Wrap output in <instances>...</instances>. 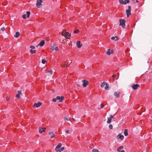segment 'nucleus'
Segmentation results:
<instances>
[{"label":"nucleus","mask_w":152,"mask_h":152,"mask_svg":"<svg viewBox=\"0 0 152 152\" xmlns=\"http://www.w3.org/2000/svg\"><path fill=\"white\" fill-rule=\"evenodd\" d=\"M61 35L67 39H69L71 37V34L68 32H66V29H64L62 31Z\"/></svg>","instance_id":"1"},{"label":"nucleus","mask_w":152,"mask_h":152,"mask_svg":"<svg viewBox=\"0 0 152 152\" xmlns=\"http://www.w3.org/2000/svg\"><path fill=\"white\" fill-rule=\"evenodd\" d=\"M62 146L61 143H60L58 145L56 146L55 148V151L56 152H61L64 149V147H62L61 148Z\"/></svg>","instance_id":"2"},{"label":"nucleus","mask_w":152,"mask_h":152,"mask_svg":"<svg viewBox=\"0 0 152 152\" xmlns=\"http://www.w3.org/2000/svg\"><path fill=\"white\" fill-rule=\"evenodd\" d=\"M105 86H106L104 87L105 89L106 90H108L109 88L108 87V84L105 82H104L101 83L100 86L102 88H103Z\"/></svg>","instance_id":"3"},{"label":"nucleus","mask_w":152,"mask_h":152,"mask_svg":"<svg viewBox=\"0 0 152 152\" xmlns=\"http://www.w3.org/2000/svg\"><path fill=\"white\" fill-rule=\"evenodd\" d=\"M119 22L120 23L119 26H121L123 28H124L125 26V20L124 19H120Z\"/></svg>","instance_id":"4"},{"label":"nucleus","mask_w":152,"mask_h":152,"mask_svg":"<svg viewBox=\"0 0 152 152\" xmlns=\"http://www.w3.org/2000/svg\"><path fill=\"white\" fill-rule=\"evenodd\" d=\"M128 7V9L126 10V15L127 17H129L131 14V7L130 6H129Z\"/></svg>","instance_id":"5"},{"label":"nucleus","mask_w":152,"mask_h":152,"mask_svg":"<svg viewBox=\"0 0 152 152\" xmlns=\"http://www.w3.org/2000/svg\"><path fill=\"white\" fill-rule=\"evenodd\" d=\"M56 44L54 43L51 46L50 49L52 50H55L58 51V47H56Z\"/></svg>","instance_id":"6"},{"label":"nucleus","mask_w":152,"mask_h":152,"mask_svg":"<svg viewBox=\"0 0 152 152\" xmlns=\"http://www.w3.org/2000/svg\"><path fill=\"white\" fill-rule=\"evenodd\" d=\"M42 0H37L36 3V6L38 8H40L42 5L41 3L42 2Z\"/></svg>","instance_id":"7"},{"label":"nucleus","mask_w":152,"mask_h":152,"mask_svg":"<svg viewBox=\"0 0 152 152\" xmlns=\"http://www.w3.org/2000/svg\"><path fill=\"white\" fill-rule=\"evenodd\" d=\"M42 104V103L41 102H39L37 103H35L33 105V107L34 108L35 107H40Z\"/></svg>","instance_id":"8"},{"label":"nucleus","mask_w":152,"mask_h":152,"mask_svg":"<svg viewBox=\"0 0 152 152\" xmlns=\"http://www.w3.org/2000/svg\"><path fill=\"white\" fill-rule=\"evenodd\" d=\"M83 83V86L84 87H86L87 85L89 84V82L88 81L86 80H83L82 81Z\"/></svg>","instance_id":"9"},{"label":"nucleus","mask_w":152,"mask_h":152,"mask_svg":"<svg viewBox=\"0 0 152 152\" xmlns=\"http://www.w3.org/2000/svg\"><path fill=\"white\" fill-rule=\"evenodd\" d=\"M140 86L138 84H133L132 86L133 90H136Z\"/></svg>","instance_id":"10"},{"label":"nucleus","mask_w":152,"mask_h":152,"mask_svg":"<svg viewBox=\"0 0 152 152\" xmlns=\"http://www.w3.org/2000/svg\"><path fill=\"white\" fill-rule=\"evenodd\" d=\"M116 138L117 139H120L121 140H123L124 138V137L123 135H121V133H120L118 134Z\"/></svg>","instance_id":"11"},{"label":"nucleus","mask_w":152,"mask_h":152,"mask_svg":"<svg viewBox=\"0 0 152 152\" xmlns=\"http://www.w3.org/2000/svg\"><path fill=\"white\" fill-rule=\"evenodd\" d=\"M68 63L67 61L65 62L64 64L63 63L62 64H61V67H63L64 68H67L68 66Z\"/></svg>","instance_id":"12"},{"label":"nucleus","mask_w":152,"mask_h":152,"mask_svg":"<svg viewBox=\"0 0 152 152\" xmlns=\"http://www.w3.org/2000/svg\"><path fill=\"white\" fill-rule=\"evenodd\" d=\"M64 97L63 96H57V100H59V102H62L64 99Z\"/></svg>","instance_id":"13"},{"label":"nucleus","mask_w":152,"mask_h":152,"mask_svg":"<svg viewBox=\"0 0 152 152\" xmlns=\"http://www.w3.org/2000/svg\"><path fill=\"white\" fill-rule=\"evenodd\" d=\"M113 115H110V117L108 118H107V122L108 124H110L111 122L112 119L113 118Z\"/></svg>","instance_id":"14"},{"label":"nucleus","mask_w":152,"mask_h":152,"mask_svg":"<svg viewBox=\"0 0 152 152\" xmlns=\"http://www.w3.org/2000/svg\"><path fill=\"white\" fill-rule=\"evenodd\" d=\"M45 44V41L44 40H42L40 42L39 44L37 46V47H38V46H40V47H42Z\"/></svg>","instance_id":"15"},{"label":"nucleus","mask_w":152,"mask_h":152,"mask_svg":"<svg viewBox=\"0 0 152 152\" xmlns=\"http://www.w3.org/2000/svg\"><path fill=\"white\" fill-rule=\"evenodd\" d=\"M46 130L45 128H40L39 130V132L40 133H42L43 132H45Z\"/></svg>","instance_id":"16"},{"label":"nucleus","mask_w":152,"mask_h":152,"mask_svg":"<svg viewBox=\"0 0 152 152\" xmlns=\"http://www.w3.org/2000/svg\"><path fill=\"white\" fill-rule=\"evenodd\" d=\"M76 45L77 47L79 48H80L82 46V45L80 44V41L77 42Z\"/></svg>","instance_id":"17"},{"label":"nucleus","mask_w":152,"mask_h":152,"mask_svg":"<svg viewBox=\"0 0 152 152\" xmlns=\"http://www.w3.org/2000/svg\"><path fill=\"white\" fill-rule=\"evenodd\" d=\"M120 92H115L114 93V95L115 96V97L117 98H118L120 96Z\"/></svg>","instance_id":"18"},{"label":"nucleus","mask_w":152,"mask_h":152,"mask_svg":"<svg viewBox=\"0 0 152 152\" xmlns=\"http://www.w3.org/2000/svg\"><path fill=\"white\" fill-rule=\"evenodd\" d=\"M48 134L51 135L50 137L52 138H53L55 136V134L53 133V132H50L48 133Z\"/></svg>","instance_id":"19"},{"label":"nucleus","mask_w":152,"mask_h":152,"mask_svg":"<svg viewBox=\"0 0 152 152\" xmlns=\"http://www.w3.org/2000/svg\"><path fill=\"white\" fill-rule=\"evenodd\" d=\"M112 50L111 51L110 49H108L107 51L106 52V54L108 55H110L112 53Z\"/></svg>","instance_id":"20"},{"label":"nucleus","mask_w":152,"mask_h":152,"mask_svg":"<svg viewBox=\"0 0 152 152\" xmlns=\"http://www.w3.org/2000/svg\"><path fill=\"white\" fill-rule=\"evenodd\" d=\"M111 39L112 40L115 39V41H117L118 39V37L117 36L112 37H111Z\"/></svg>","instance_id":"21"},{"label":"nucleus","mask_w":152,"mask_h":152,"mask_svg":"<svg viewBox=\"0 0 152 152\" xmlns=\"http://www.w3.org/2000/svg\"><path fill=\"white\" fill-rule=\"evenodd\" d=\"M128 130L127 129H125L124 132V134L125 136H127L128 135Z\"/></svg>","instance_id":"22"},{"label":"nucleus","mask_w":152,"mask_h":152,"mask_svg":"<svg viewBox=\"0 0 152 152\" xmlns=\"http://www.w3.org/2000/svg\"><path fill=\"white\" fill-rule=\"evenodd\" d=\"M123 146H121L119 147L118 149H117V151L118 152H120L121 151V150L123 149Z\"/></svg>","instance_id":"23"},{"label":"nucleus","mask_w":152,"mask_h":152,"mask_svg":"<svg viewBox=\"0 0 152 152\" xmlns=\"http://www.w3.org/2000/svg\"><path fill=\"white\" fill-rule=\"evenodd\" d=\"M20 35V34L18 32H16L15 33V35H14L15 37L18 38L19 37V35Z\"/></svg>","instance_id":"24"},{"label":"nucleus","mask_w":152,"mask_h":152,"mask_svg":"<svg viewBox=\"0 0 152 152\" xmlns=\"http://www.w3.org/2000/svg\"><path fill=\"white\" fill-rule=\"evenodd\" d=\"M36 50H33L32 49H31L30 50V52L31 54L35 53H36Z\"/></svg>","instance_id":"25"},{"label":"nucleus","mask_w":152,"mask_h":152,"mask_svg":"<svg viewBox=\"0 0 152 152\" xmlns=\"http://www.w3.org/2000/svg\"><path fill=\"white\" fill-rule=\"evenodd\" d=\"M45 71H46V73L49 72L51 75H52L53 74V72L52 70L48 71V70H46Z\"/></svg>","instance_id":"26"},{"label":"nucleus","mask_w":152,"mask_h":152,"mask_svg":"<svg viewBox=\"0 0 152 152\" xmlns=\"http://www.w3.org/2000/svg\"><path fill=\"white\" fill-rule=\"evenodd\" d=\"M26 15H27V18H28L29 17V16L30 14V12L29 11H27V12L26 13Z\"/></svg>","instance_id":"27"},{"label":"nucleus","mask_w":152,"mask_h":152,"mask_svg":"<svg viewBox=\"0 0 152 152\" xmlns=\"http://www.w3.org/2000/svg\"><path fill=\"white\" fill-rule=\"evenodd\" d=\"M124 4H126L127 3H129L130 2L129 0H124Z\"/></svg>","instance_id":"28"},{"label":"nucleus","mask_w":152,"mask_h":152,"mask_svg":"<svg viewBox=\"0 0 152 152\" xmlns=\"http://www.w3.org/2000/svg\"><path fill=\"white\" fill-rule=\"evenodd\" d=\"M119 2L121 4H124V1L123 0H119Z\"/></svg>","instance_id":"29"},{"label":"nucleus","mask_w":152,"mask_h":152,"mask_svg":"<svg viewBox=\"0 0 152 152\" xmlns=\"http://www.w3.org/2000/svg\"><path fill=\"white\" fill-rule=\"evenodd\" d=\"M47 62V61L44 59H42V63L43 64H45Z\"/></svg>","instance_id":"30"},{"label":"nucleus","mask_w":152,"mask_h":152,"mask_svg":"<svg viewBox=\"0 0 152 152\" xmlns=\"http://www.w3.org/2000/svg\"><path fill=\"white\" fill-rule=\"evenodd\" d=\"M92 152H99V151L97 149H93L92 150Z\"/></svg>","instance_id":"31"},{"label":"nucleus","mask_w":152,"mask_h":152,"mask_svg":"<svg viewBox=\"0 0 152 152\" xmlns=\"http://www.w3.org/2000/svg\"><path fill=\"white\" fill-rule=\"evenodd\" d=\"M109 128L110 129H113V126L112 124H110L109 126Z\"/></svg>","instance_id":"32"},{"label":"nucleus","mask_w":152,"mask_h":152,"mask_svg":"<svg viewBox=\"0 0 152 152\" xmlns=\"http://www.w3.org/2000/svg\"><path fill=\"white\" fill-rule=\"evenodd\" d=\"M64 120L66 121L69 120V119L66 117H64Z\"/></svg>","instance_id":"33"},{"label":"nucleus","mask_w":152,"mask_h":152,"mask_svg":"<svg viewBox=\"0 0 152 152\" xmlns=\"http://www.w3.org/2000/svg\"><path fill=\"white\" fill-rule=\"evenodd\" d=\"M79 30H76L74 31V33L75 34H77L79 32Z\"/></svg>","instance_id":"34"},{"label":"nucleus","mask_w":152,"mask_h":152,"mask_svg":"<svg viewBox=\"0 0 152 152\" xmlns=\"http://www.w3.org/2000/svg\"><path fill=\"white\" fill-rule=\"evenodd\" d=\"M57 100V97H56V98H53L52 101L53 102H56V100Z\"/></svg>","instance_id":"35"},{"label":"nucleus","mask_w":152,"mask_h":152,"mask_svg":"<svg viewBox=\"0 0 152 152\" xmlns=\"http://www.w3.org/2000/svg\"><path fill=\"white\" fill-rule=\"evenodd\" d=\"M30 48L32 49H34L35 48V47L33 45H31Z\"/></svg>","instance_id":"36"},{"label":"nucleus","mask_w":152,"mask_h":152,"mask_svg":"<svg viewBox=\"0 0 152 152\" xmlns=\"http://www.w3.org/2000/svg\"><path fill=\"white\" fill-rule=\"evenodd\" d=\"M5 30V28L4 27H2L1 29V30L2 31H4Z\"/></svg>","instance_id":"37"},{"label":"nucleus","mask_w":152,"mask_h":152,"mask_svg":"<svg viewBox=\"0 0 152 152\" xmlns=\"http://www.w3.org/2000/svg\"><path fill=\"white\" fill-rule=\"evenodd\" d=\"M23 18L24 19H25L26 18V15L24 14H23Z\"/></svg>","instance_id":"38"},{"label":"nucleus","mask_w":152,"mask_h":152,"mask_svg":"<svg viewBox=\"0 0 152 152\" xmlns=\"http://www.w3.org/2000/svg\"><path fill=\"white\" fill-rule=\"evenodd\" d=\"M16 97L18 98H20V95L19 94H17L16 95Z\"/></svg>","instance_id":"39"},{"label":"nucleus","mask_w":152,"mask_h":152,"mask_svg":"<svg viewBox=\"0 0 152 152\" xmlns=\"http://www.w3.org/2000/svg\"><path fill=\"white\" fill-rule=\"evenodd\" d=\"M132 1L134 3H135V2H136V3L138 2V0H132Z\"/></svg>","instance_id":"40"},{"label":"nucleus","mask_w":152,"mask_h":152,"mask_svg":"<svg viewBox=\"0 0 152 152\" xmlns=\"http://www.w3.org/2000/svg\"><path fill=\"white\" fill-rule=\"evenodd\" d=\"M6 100L7 101H8L9 100H10V98L9 97H6Z\"/></svg>","instance_id":"41"},{"label":"nucleus","mask_w":152,"mask_h":152,"mask_svg":"<svg viewBox=\"0 0 152 152\" xmlns=\"http://www.w3.org/2000/svg\"><path fill=\"white\" fill-rule=\"evenodd\" d=\"M66 133L69 134V130H66Z\"/></svg>","instance_id":"42"},{"label":"nucleus","mask_w":152,"mask_h":152,"mask_svg":"<svg viewBox=\"0 0 152 152\" xmlns=\"http://www.w3.org/2000/svg\"><path fill=\"white\" fill-rule=\"evenodd\" d=\"M18 94H21V91H18Z\"/></svg>","instance_id":"43"},{"label":"nucleus","mask_w":152,"mask_h":152,"mask_svg":"<svg viewBox=\"0 0 152 152\" xmlns=\"http://www.w3.org/2000/svg\"><path fill=\"white\" fill-rule=\"evenodd\" d=\"M104 107V105H103L102 104H101V108H103Z\"/></svg>","instance_id":"44"},{"label":"nucleus","mask_w":152,"mask_h":152,"mask_svg":"<svg viewBox=\"0 0 152 152\" xmlns=\"http://www.w3.org/2000/svg\"><path fill=\"white\" fill-rule=\"evenodd\" d=\"M112 77L113 78H115L116 77V75H113Z\"/></svg>","instance_id":"45"},{"label":"nucleus","mask_w":152,"mask_h":152,"mask_svg":"<svg viewBox=\"0 0 152 152\" xmlns=\"http://www.w3.org/2000/svg\"><path fill=\"white\" fill-rule=\"evenodd\" d=\"M52 91L53 92H55V91H54V89H52Z\"/></svg>","instance_id":"46"},{"label":"nucleus","mask_w":152,"mask_h":152,"mask_svg":"<svg viewBox=\"0 0 152 152\" xmlns=\"http://www.w3.org/2000/svg\"><path fill=\"white\" fill-rule=\"evenodd\" d=\"M119 152H125V151L124 150H122L121 151H120Z\"/></svg>","instance_id":"47"},{"label":"nucleus","mask_w":152,"mask_h":152,"mask_svg":"<svg viewBox=\"0 0 152 152\" xmlns=\"http://www.w3.org/2000/svg\"><path fill=\"white\" fill-rule=\"evenodd\" d=\"M77 87H79V86H80V84H77Z\"/></svg>","instance_id":"48"},{"label":"nucleus","mask_w":152,"mask_h":152,"mask_svg":"<svg viewBox=\"0 0 152 152\" xmlns=\"http://www.w3.org/2000/svg\"><path fill=\"white\" fill-rule=\"evenodd\" d=\"M72 119L74 121H75V118H72Z\"/></svg>","instance_id":"49"}]
</instances>
